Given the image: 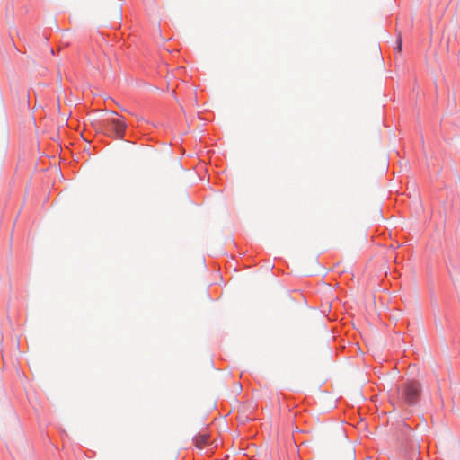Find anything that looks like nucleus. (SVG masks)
<instances>
[{
	"label": "nucleus",
	"mask_w": 460,
	"mask_h": 460,
	"mask_svg": "<svg viewBox=\"0 0 460 460\" xmlns=\"http://www.w3.org/2000/svg\"><path fill=\"white\" fill-rule=\"evenodd\" d=\"M397 49H398V50L402 49V40H401V39L398 40Z\"/></svg>",
	"instance_id": "obj_4"
},
{
	"label": "nucleus",
	"mask_w": 460,
	"mask_h": 460,
	"mask_svg": "<svg viewBox=\"0 0 460 460\" xmlns=\"http://www.w3.org/2000/svg\"><path fill=\"white\" fill-rule=\"evenodd\" d=\"M209 435L208 433H200L194 438L195 446L201 449L205 445L208 444Z\"/></svg>",
	"instance_id": "obj_3"
},
{
	"label": "nucleus",
	"mask_w": 460,
	"mask_h": 460,
	"mask_svg": "<svg viewBox=\"0 0 460 460\" xmlns=\"http://www.w3.org/2000/svg\"><path fill=\"white\" fill-rule=\"evenodd\" d=\"M109 115L98 123L99 129L107 136L121 139L127 128L125 119L115 111H110Z\"/></svg>",
	"instance_id": "obj_1"
},
{
	"label": "nucleus",
	"mask_w": 460,
	"mask_h": 460,
	"mask_svg": "<svg viewBox=\"0 0 460 460\" xmlns=\"http://www.w3.org/2000/svg\"><path fill=\"white\" fill-rule=\"evenodd\" d=\"M398 391L401 393L403 402L412 405L420 399L421 385L417 381H409L398 388Z\"/></svg>",
	"instance_id": "obj_2"
}]
</instances>
